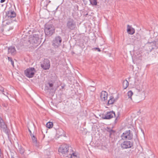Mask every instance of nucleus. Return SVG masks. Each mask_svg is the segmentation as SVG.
<instances>
[{
    "instance_id": "f257e3e1",
    "label": "nucleus",
    "mask_w": 158,
    "mask_h": 158,
    "mask_svg": "<svg viewBox=\"0 0 158 158\" xmlns=\"http://www.w3.org/2000/svg\"><path fill=\"white\" fill-rule=\"evenodd\" d=\"M66 27L70 30H74L76 28V21L72 18L69 17L67 19L66 23Z\"/></svg>"
},
{
    "instance_id": "f03ea898",
    "label": "nucleus",
    "mask_w": 158,
    "mask_h": 158,
    "mask_svg": "<svg viewBox=\"0 0 158 158\" xmlns=\"http://www.w3.org/2000/svg\"><path fill=\"white\" fill-rule=\"evenodd\" d=\"M44 32L46 36H50L55 32V27L53 25L46 24L45 27Z\"/></svg>"
},
{
    "instance_id": "7ed1b4c3",
    "label": "nucleus",
    "mask_w": 158,
    "mask_h": 158,
    "mask_svg": "<svg viewBox=\"0 0 158 158\" xmlns=\"http://www.w3.org/2000/svg\"><path fill=\"white\" fill-rule=\"evenodd\" d=\"M69 146L66 144H63L61 145L58 149V152L62 154L68 155L69 150Z\"/></svg>"
},
{
    "instance_id": "20e7f679",
    "label": "nucleus",
    "mask_w": 158,
    "mask_h": 158,
    "mask_svg": "<svg viewBox=\"0 0 158 158\" xmlns=\"http://www.w3.org/2000/svg\"><path fill=\"white\" fill-rule=\"evenodd\" d=\"M133 134L131 131L128 130L123 133L121 135L122 139L125 140L132 139Z\"/></svg>"
},
{
    "instance_id": "39448f33",
    "label": "nucleus",
    "mask_w": 158,
    "mask_h": 158,
    "mask_svg": "<svg viewBox=\"0 0 158 158\" xmlns=\"http://www.w3.org/2000/svg\"><path fill=\"white\" fill-rule=\"evenodd\" d=\"M62 39L59 36H56L52 41V45L56 48H58L61 45Z\"/></svg>"
},
{
    "instance_id": "423d86ee",
    "label": "nucleus",
    "mask_w": 158,
    "mask_h": 158,
    "mask_svg": "<svg viewBox=\"0 0 158 158\" xmlns=\"http://www.w3.org/2000/svg\"><path fill=\"white\" fill-rule=\"evenodd\" d=\"M35 72V68L31 67L26 69L24 71L26 77L29 78L32 77Z\"/></svg>"
},
{
    "instance_id": "0eeeda50",
    "label": "nucleus",
    "mask_w": 158,
    "mask_h": 158,
    "mask_svg": "<svg viewBox=\"0 0 158 158\" xmlns=\"http://www.w3.org/2000/svg\"><path fill=\"white\" fill-rule=\"evenodd\" d=\"M133 145V142L130 141H125L121 144V147L123 149L131 148Z\"/></svg>"
},
{
    "instance_id": "6e6552de",
    "label": "nucleus",
    "mask_w": 158,
    "mask_h": 158,
    "mask_svg": "<svg viewBox=\"0 0 158 158\" xmlns=\"http://www.w3.org/2000/svg\"><path fill=\"white\" fill-rule=\"evenodd\" d=\"M115 116V112L112 111L107 112L105 115L102 114L101 117L103 119H109Z\"/></svg>"
},
{
    "instance_id": "1a4fd4ad",
    "label": "nucleus",
    "mask_w": 158,
    "mask_h": 158,
    "mask_svg": "<svg viewBox=\"0 0 158 158\" xmlns=\"http://www.w3.org/2000/svg\"><path fill=\"white\" fill-rule=\"evenodd\" d=\"M41 67L44 70L48 69L50 67V62L48 59H44L41 64Z\"/></svg>"
},
{
    "instance_id": "9d476101",
    "label": "nucleus",
    "mask_w": 158,
    "mask_h": 158,
    "mask_svg": "<svg viewBox=\"0 0 158 158\" xmlns=\"http://www.w3.org/2000/svg\"><path fill=\"white\" fill-rule=\"evenodd\" d=\"M16 16V14L13 10H9L6 12V18L8 19L15 18Z\"/></svg>"
},
{
    "instance_id": "9b49d317",
    "label": "nucleus",
    "mask_w": 158,
    "mask_h": 158,
    "mask_svg": "<svg viewBox=\"0 0 158 158\" xmlns=\"http://www.w3.org/2000/svg\"><path fill=\"white\" fill-rule=\"evenodd\" d=\"M30 41L32 44H39L40 40L39 35L36 34H34L32 37L31 38Z\"/></svg>"
},
{
    "instance_id": "f8f14e48",
    "label": "nucleus",
    "mask_w": 158,
    "mask_h": 158,
    "mask_svg": "<svg viewBox=\"0 0 158 158\" xmlns=\"http://www.w3.org/2000/svg\"><path fill=\"white\" fill-rule=\"evenodd\" d=\"M108 97V94L105 91H103L101 93L100 98L102 101H105L106 100Z\"/></svg>"
},
{
    "instance_id": "ddd939ff",
    "label": "nucleus",
    "mask_w": 158,
    "mask_h": 158,
    "mask_svg": "<svg viewBox=\"0 0 158 158\" xmlns=\"http://www.w3.org/2000/svg\"><path fill=\"white\" fill-rule=\"evenodd\" d=\"M127 31L128 33L131 35L133 34L135 32V29L129 25H127Z\"/></svg>"
},
{
    "instance_id": "4468645a",
    "label": "nucleus",
    "mask_w": 158,
    "mask_h": 158,
    "mask_svg": "<svg viewBox=\"0 0 158 158\" xmlns=\"http://www.w3.org/2000/svg\"><path fill=\"white\" fill-rule=\"evenodd\" d=\"M150 44L152 46L151 49H157L158 48V41H154L152 42H150Z\"/></svg>"
},
{
    "instance_id": "2eb2a0df",
    "label": "nucleus",
    "mask_w": 158,
    "mask_h": 158,
    "mask_svg": "<svg viewBox=\"0 0 158 158\" xmlns=\"http://www.w3.org/2000/svg\"><path fill=\"white\" fill-rule=\"evenodd\" d=\"M8 53L12 55H14L16 53V50L14 47L11 46L8 48Z\"/></svg>"
},
{
    "instance_id": "dca6fc26",
    "label": "nucleus",
    "mask_w": 158,
    "mask_h": 158,
    "mask_svg": "<svg viewBox=\"0 0 158 158\" xmlns=\"http://www.w3.org/2000/svg\"><path fill=\"white\" fill-rule=\"evenodd\" d=\"M116 100L117 99H115L113 96H110L107 104V105L108 106L109 105L113 104L114 102L116 101Z\"/></svg>"
},
{
    "instance_id": "f3484780",
    "label": "nucleus",
    "mask_w": 158,
    "mask_h": 158,
    "mask_svg": "<svg viewBox=\"0 0 158 158\" xmlns=\"http://www.w3.org/2000/svg\"><path fill=\"white\" fill-rule=\"evenodd\" d=\"M66 156L70 157L71 158H79V157L76 153L73 152L72 154H69V155Z\"/></svg>"
},
{
    "instance_id": "a211bd4d",
    "label": "nucleus",
    "mask_w": 158,
    "mask_h": 158,
    "mask_svg": "<svg viewBox=\"0 0 158 158\" xmlns=\"http://www.w3.org/2000/svg\"><path fill=\"white\" fill-rule=\"evenodd\" d=\"M146 48L148 52H150L153 50V49H151L152 46H151V45L149 42H148L147 43Z\"/></svg>"
},
{
    "instance_id": "6ab92c4d",
    "label": "nucleus",
    "mask_w": 158,
    "mask_h": 158,
    "mask_svg": "<svg viewBox=\"0 0 158 158\" xmlns=\"http://www.w3.org/2000/svg\"><path fill=\"white\" fill-rule=\"evenodd\" d=\"M129 85L128 82L126 80H124L123 82V87L124 89H126L128 86Z\"/></svg>"
},
{
    "instance_id": "aec40b11",
    "label": "nucleus",
    "mask_w": 158,
    "mask_h": 158,
    "mask_svg": "<svg viewBox=\"0 0 158 158\" xmlns=\"http://www.w3.org/2000/svg\"><path fill=\"white\" fill-rule=\"evenodd\" d=\"M33 142L36 145L37 144V139L33 135H31Z\"/></svg>"
},
{
    "instance_id": "412c9836",
    "label": "nucleus",
    "mask_w": 158,
    "mask_h": 158,
    "mask_svg": "<svg viewBox=\"0 0 158 158\" xmlns=\"http://www.w3.org/2000/svg\"><path fill=\"white\" fill-rule=\"evenodd\" d=\"M53 126V123L52 122H49L47 123L46 124V126L47 127L50 128L52 127Z\"/></svg>"
},
{
    "instance_id": "4be33fe9",
    "label": "nucleus",
    "mask_w": 158,
    "mask_h": 158,
    "mask_svg": "<svg viewBox=\"0 0 158 158\" xmlns=\"http://www.w3.org/2000/svg\"><path fill=\"white\" fill-rule=\"evenodd\" d=\"M106 130L109 133L110 136L111 135L112 132H114V131L112 129L108 127L106 128Z\"/></svg>"
},
{
    "instance_id": "5701e85b",
    "label": "nucleus",
    "mask_w": 158,
    "mask_h": 158,
    "mask_svg": "<svg viewBox=\"0 0 158 158\" xmlns=\"http://www.w3.org/2000/svg\"><path fill=\"white\" fill-rule=\"evenodd\" d=\"M19 151L20 154H23L25 152V150L24 148L20 146L19 148Z\"/></svg>"
},
{
    "instance_id": "b1692460",
    "label": "nucleus",
    "mask_w": 158,
    "mask_h": 158,
    "mask_svg": "<svg viewBox=\"0 0 158 158\" xmlns=\"http://www.w3.org/2000/svg\"><path fill=\"white\" fill-rule=\"evenodd\" d=\"M8 59L9 61H10L12 65L14 67V62L11 57H8Z\"/></svg>"
},
{
    "instance_id": "393cba45",
    "label": "nucleus",
    "mask_w": 158,
    "mask_h": 158,
    "mask_svg": "<svg viewBox=\"0 0 158 158\" xmlns=\"http://www.w3.org/2000/svg\"><path fill=\"white\" fill-rule=\"evenodd\" d=\"M90 3L93 5H96L97 4V0L90 1Z\"/></svg>"
},
{
    "instance_id": "a878e982",
    "label": "nucleus",
    "mask_w": 158,
    "mask_h": 158,
    "mask_svg": "<svg viewBox=\"0 0 158 158\" xmlns=\"http://www.w3.org/2000/svg\"><path fill=\"white\" fill-rule=\"evenodd\" d=\"M132 95H133V92L131 91L130 90V91H129L128 92L127 95H128V98H131V97Z\"/></svg>"
},
{
    "instance_id": "bb28decb",
    "label": "nucleus",
    "mask_w": 158,
    "mask_h": 158,
    "mask_svg": "<svg viewBox=\"0 0 158 158\" xmlns=\"http://www.w3.org/2000/svg\"><path fill=\"white\" fill-rule=\"evenodd\" d=\"M48 84L49 85V86L50 87V88L49 89H50V90H53L54 89L53 88V86L54 84L53 83H48Z\"/></svg>"
},
{
    "instance_id": "cd10ccee",
    "label": "nucleus",
    "mask_w": 158,
    "mask_h": 158,
    "mask_svg": "<svg viewBox=\"0 0 158 158\" xmlns=\"http://www.w3.org/2000/svg\"><path fill=\"white\" fill-rule=\"evenodd\" d=\"M0 91L2 92H5L4 91V89L3 87H2L1 86H0Z\"/></svg>"
},
{
    "instance_id": "c85d7f7f",
    "label": "nucleus",
    "mask_w": 158,
    "mask_h": 158,
    "mask_svg": "<svg viewBox=\"0 0 158 158\" xmlns=\"http://www.w3.org/2000/svg\"><path fill=\"white\" fill-rule=\"evenodd\" d=\"M50 2V1H45V2H44V3H45L46 4H45V6H47L48 5V3Z\"/></svg>"
},
{
    "instance_id": "c756f323",
    "label": "nucleus",
    "mask_w": 158,
    "mask_h": 158,
    "mask_svg": "<svg viewBox=\"0 0 158 158\" xmlns=\"http://www.w3.org/2000/svg\"><path fill=\"white\" fill-rule=\"evenodd\" d=\"M94 49L97 50L98 52H100L101 51L100 49L98 48H94Z\"/></svg>"
},
{
    "instance_id": "7c9ffc66",
    "label": "nucleus",
    "mask_w": 158,
    "mask_h": 158,
    "mask_svg": "<svg viewBox=\"0 0 158 158\" xmlns=\"http://www.w3.org/2000/svg\"><path fill=\"white\" fill-rule=\"evenodd\" d=\"M2 105L3 106L5 107H6L7 106V104H5V103H2Z\"/></svg>"
},
{
    "instance_id": "2f4dec72",
    "label": "nucleus",
    "mask_w": 158,
    "mask_h": 158,
    "mask_svg": "<svg viewBox=\"0 0 158 158\" xmlns=\"http://www.w3.org/2000/svg\"><path fill=\"white\" fill-rule=\"evenodd\" d=\"M3 94L5 96H7V95L8 94V93L7 92H2Z\"/></svg>"
},
{
    "instance_id": "473e14b6",
    "label": "nucleus",
    "mask_w": 158,
    "mask_h": 158,
    "mask_svg": "<svg viewBox=\"0 0 158 158\" xmlns=\"http://www.w3.org/2000/svg\"><path fill=\"white\" fill-rule=\"evenodd\" d=\"M28 131H29V132H30V135H31H31H33V134L32 133V132H31V130H30V129H28Z\"/></svg>"
},
{
    "instance_id": "72a5a7b5",
    "label": "nucleus",
    "mask_w": 158,
    "mask_h": 158,
    "mask_svg": "<svg viewBox=\"0 0 158 158\" xmlns=\"http://www.w3.org/2000/svg\"><path fill=\"white\" fill-rule=\"evenodd\" d=\"M5 1V0H1L0 2L1 3H2L4 2Z\"/></svg>"
},
{
    "instance_id": "f704fd0d",
    "label": "nucleus",
    "mask_w": 158,
    "mask_h": 158,
    "mask_svg": "<svg viewBox=\"0 0 158 158\" xmlns=\"http://www.w3.org/2000/svg\"><path fill=\"white\" fill-rule=\"evenodd\" d=\"M117 118H118V117H117V118H115V123H116V122H117Z\"/></svg>"
},
{
    "instance_id": "c9c22d12",
    "label": "nucleus",
    "mask_w": 158,
    "mask_h": 158,
    "mask_svg": "<svg viewBox=\"0 0 158 158\" xmlns=\"http://www.w3.org/2000/svg\"><path fill=\"white\" fill-rule=\"evenodd\" d=\"M14 21H16V19H15V20H14Z\"/></svg>"
},
{
    "instance_id": "e433bc0d",
    "label": "nucleus",
    "mask_w": 158,
    "mask_h": 158,
    "mask_svg": "<svg viewBox=\"0 0 158 158\" xmlns=\"http://www.w3.org/2000/svg\"><path fill=\"white\" fill-rule=\"evenodd\" d=\"M1 75V74H0V76Z\"/></svg>"
}]
</instances>
